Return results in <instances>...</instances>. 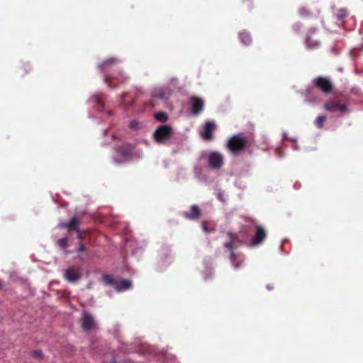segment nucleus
<instances>
[{"label":"nucleus","instance_id":"1","mask_svg":"<svg viewBox=\"0 0 363 363\" xmlns=\"http://www.w3.org/2000/svg\"><path fill=\"white\" fill-rule=\"evenodd\" d=\"M254 229L255 230V233L251 239V245L256 246L264 241L267 236L266 231L262 226L257 225L255 220L247 218L246 220V224L242 226V232L247 235H249Z\"/></svg>","mask_w":363,"mask_h":363},{"label":"nucleus","instance_id":"2","mask_svg":"<svg viewBox=\"0 0 363 363\" xmlns=\"http://www.w3.org/2000/svg\"><path fill=\"white\" fill-rule=\"evenodd\" d=\"M229 150L234 154H238L240 151L250 146V140L244 136L243 134L239 133L233 136L227 143Z\"/></svg>","mask_w":363,"mask_h":363},{"label":"nucleus","instance_id":"3","mask_svg":"<svg viewBox=\"0 0 363 363\" xmlns=\"http://www.w3.org/2000/svg\"><path fill=\"white\" fill-rule=\"evenodd\" d=\"M174 131L169 125L158 126L153 133V138L158 144L167 143L173 136Z\"/></svg>","mask_w":363,"mask_h":363},{"label":"nucleus","instance_id":"4","mask_svg":"<svg viewBox=\"0 0 363 363\" xmlns=\"http://www.w3.org/2000/svg\"><path fill=\"white\" fill-rule=\"evenodd\" d=\"M208 167L213 170L221 169L224 163V158L221 153L218 152H209L206 154Z\"/></svg>","mask_w":363,"mask_h":363},{"label":"nucleus","instance_id":"5","mask_svg":"<svg viewBox=\"0 0 363 363\" xmlns=\"http://www.w3.org/2000/svg\"><path fill=\"white\" fill-rule=\"evenodd\" d=\"M80 321L82 328L84 331H89L92 329H94L96 325L93 315L86 311H84L82 313Z\"/></svg>","mask_w":363,"mask_h":363},{"label":"nucleus","instance_id":"6","mask_svg":"<svg viewBox=\"0 0 363 363\" xmlns=\"http://www.w3.org/2000/svg\"><path fill=\"white\" fill-rule=\"evenodd\" d=\"M324 108L330 112L345 113L347 111V106L342 104L340 100H331L325 103Z\"/></svg>","mask_w":363,"mask_h":363},{"label":"nucleus","instance_id":"7","mask_svg":"<svg viewBox=\"0 0 363 363\" xmlns=\"http://www.w3.org/2000/svg\"><path fill=\"white\" fill-rule=\"evenodd\" d=\"M116 155L114 157V161L116 163H121L128 161L130 159V152L128 147L125 146L115 147Z\"/></svg>","mask_w":363,"mask_h":363},{"label":"nucleus","instance_id":"8","mask_svg":"<svg viewBox=\"0 0 363 363\" xmlns=\"http://www.w3.org/2000/svg\"><path fill=\"white\" fill-rule=\"evenodd\" d=\"M314 84L325 94H328L333 91L332 83L328 78L319 77L314 81Z\"/></svg>","mask_w":363,"mask_h":363},{"label":"nucleus","instance_id":"9","mask_svg":"<svg viewBox=\"0 0 363 363\" xmlns=\"http://www.w3.org/2000/svg\"><path fill=\"white\" fill-rule=\"evenodd\" d=\"M171 93L172 91L168 87L156 86L152 89L151 96L161 100H167Z\"/></svg>","mask_w":363,"mask_h":363},{"label":"nucleus","instance_id":"10","mask_svg":"<svg viewBox=\"0 0 363 363\" xmlns=\"http://www.w3.org/2000/svg\"><path fill=\"white\" fill-rule=\"evenodd\" d=\"M189 104L191 105L192 114L194 116H198L203 109L204 101L201 98L191 96L189 99Z\"/></svg>","mask_w":363,"mask_h":363},{"label":"nucleus","instance_id":"11","mask_svg":"<svg viewBox=\"0 0 363 363\" xmlns=\"http://www.w3.org/2000/svg\"><path fill=\"white\" fill-rule=\"evenodd\" d=\"M216 128V123L213 121H208L203 125V130L200 132L201 136L206 140L213 139V132Z\"/></svg>","mask_w":363,"mask_h":363},{"label":"nucleus","instance_id":"12","mask_svg":"<svg viewBox=\"0 0 363 363\" xmlns=\"http://www.w3.org/2000/svg\"><path fill=\"white\" fill-rule=\"evenodd\" d=\"M81 277V274L78 269L69 267L64 271V278L69 283H76Z\"/></svg>","mask_w":363,"mask_h":363},{"label":"nucleus","instance_id":"13","mask_svg":"<svg viewBox=\"0 0 363 363\" xmlns=\"http://www.w3.org/2000/svg\"><path fill=\"white\" fill-rule=\"evenodd\" d=\"M201 215V211L197 205H192L190 211H185L183 216L189 220H197Z\"/></svg>","mask_w":363,"mask_h":363},{"label":"nucleus","instance_id":"14","mask_svg":"<svg viewBox=\"0 0 363 363\" xmlns=\"http://www.w3.org/2000/svg\"><path fill=\"white\" fill-rule=\"evenodd\" d=\"M118 62V60L116 58H110V59L104 61L103 63H101L99 65V67L101 68V72L106 73L111 69L112 65H113Z\"/></svg>","mask_w":363,"mask_h":363},{"label":"nucleus","instance_id":"15","mask_svg":"<svg viewBox=\"0 0 363 363\" xmlns=\"http://www.w3.org/2000/svg\"><path fill=\"white\" fill-rule=\"evenodd\" d=\"M232 264L235 269H238L243 261L242 256L237 255L233 252H231L230 255Z\"/></svg>","mask_w":363,"mask_h":363},{"label":"nucleus","instance_id":"16","mask_svg":"<svg viewBox=\"0 0 363 363\" xmlns=\"http://www.w3.org/2000/svg\"><path fill=\"white\" fill-rule=\"evenodd\" d=\"M131 287V281L130 280H121L116 282V289L118 291L127 290Z\"/></svg>","mask_w":363,"mask_h":363},{"label":"nucleus","instance_id":"17","mask_svg":"<svg viewBox=\"0 0 363 363\" xmlns=\"http://www.w3.org/2000/svg\"><path fill=\"white\" fill-rule=\"evenodd\" d=\"M228 235L230 238V240L224 244V246L229 250H233V245L237 241H238V236L231 232L228 233Z\"/></svg>","mask_w":363,"mask_h":363},{"label":"nucleus","instance_id":"18","mask_svg":"<svg viewBox=\"0 0 363 363\" xmlns=\"http://www.w3.org/2000/svg\"><path fill=\"white\" fill-rule=\"evenodd\" d=\"M154 118L158 122L164 123L168 120L169 116L167 113L160 111L154 113Z\"/></svg>","mask_w":363,"mask_h":363},{"label":"nucleus","instance_id":"19","mask_svg":"<svg viewBox=\"0 0 363 363\" xmlns=\"http://www.w3.org/2000/svg\"><path fill=\"white\" fill-rule=\"evenodd\" d=\"M78 225H79V220H77V218H72L67 224L68 231L71 232L72 230H76L77 232H79V229L77 227Z\"/></svg>","mask_w":363,"mask_h":363},{"label":"nucleus","instance_id":"20","mask_svg":"<svg viewBox=\"0 0 363 363\" xmlns=\"http://www.w3.org/2000/svg\"><path fill=\"white\" fill-rule=\"evenodd\" d=\"M239 37H240V41L244 45H247L251 43V36H250V33H248L247 32L243 31V32L240 33Z\"/></svg>","mask_w":363,"mask_h":363},{"label":"nucleus","instance_id":"21","mask_svg":"<svg viewBox=\"0 0 363 363\" xmlns=\"http://www.w3.org/2000/svg\"><path fill=\"white\" fill-rule=\"evenodd\" d=\"M102 279L106 284L116 287L117 281L113 278L112 276L109 274H104Z\"/></svg>","mask_w":363,"mask_h":363},{"label":"nucleus","instance_id":"22","mask_svg":"<svg viewBox=\"0 0 363 363\" xmlns=\"http://www.w3.org/2000/svg\"><path fill=\"white\" fill-rule=\"evenodd\" d=\"M306 44L308 48H315L319 45V42L314 41V40H311L309 37H308L306 39Z\"/></svg>","mask_w":363,"mask_h":363},{"label":"nucleus","instance_id":"23","mask_svg":"<svg viewBox=\"0 0 363 363\" xmlns=\"http://www.w3.org/2000/svg\"><path fill=\"white\" fill-rule=\"evenodd\" d=\"M325 119H326V117L325 116H323V115L318 116L316 118L315 121L316 126L318 128H321L323 127V123L325 122Z\"/></svg>","mask_w":363,"mask_h":363},{"label":"nucleus","instance_id":"24","mask_svg":"<svg viewBox=\"0 0 363 363\" xmlns=\"http://www.w3.org/2000/svg\"><path fill=\"white\" fill-rule=\"evenodd\" d=\"M347 15V11L346 9H340L337 14H336V16L338 19L340 20H343Z\"/></svg>","mask_w":363,"mask_h":363},{"label":"nucleus","instance_id":"25","mask_svg":"<svg viewBox=\"0 0 363 363\" xmlns=\"http://www.w3.org/2000/svg\"><path fill=\"white\" fill-rule=\"evenodd\" d=\"M68 238L67 237L62 238L58 240V245L60 247L64 248L67 245Z\"/></svg>","mask_w":363,"mask_h":363},{"label":"nucleus","instance_id":"26","mask_svg":"<svg viewBox=\"0 0 363 363\" xmlns=\"http://www.w3.org/2000/svg\"><path fill=\"white\" fill-rule=\"evenodd\" d=\"M90 101L96 105H102L101 99L98 95L93 96Z\"/></svg>","mask_w":363,"mask_h":363},{"label":"nucleus","instance_id":"27","mask_svg":"<svg viewBox=\"0 0 363 363\" xmlns=\"http://www.w3.org/2000/svg\"><path fill=\"white\" fill-rule=\"evenodd\" d=\"M138 122L137 121H130V124H129V127L131 129H137L138 127Z\"/></svg>","mask_w":363,"mask_h":363},{"label":"nucleus","instance_id":"28","mask_svg":"<svg viewBox=\"0 0 363 363\" xmlns=\"http://www.w3.org/2000/svg\"><path fill=\"white\" fill-rule=\"evenodd\" d=\"M32 356H33L36 358H40L43 356V353L40 350H35L32 352Z\"/></svg>","mask_w":363,"mask_h":363},{"label":"nucleus","instance_id":"29","mask_svg":"<svg viewBox=\"0 0 363 363\" xmlns=\"http://www.w3.org/2000/svg\"><path fill=\"white\" fill-rule=\"evenodd\" d=\"M201 226H202V229H203V230L204 232H206V233H210V232L213 231V229H209V228L207 227V225H206V223H205L204 221H203V222L201 223Z\"/></svg>","mask_w":363,"mask_h":363},{"label":"nucleus","instance_id":"30","mask_svg":"<svg viewBox=\"0 0 363 363\" xmlns=\"http://www.w3.org/2000/svg\"><path fill=\"white\" fill-rule=\"evenodd\" d=\"M298 13H300V15L303 16L308 15V12L307 11V9L305 8L300 9L298 11Z\"/></svg>","mask_w":363,"mask_h":363},{"label":"nucleus","instance_id":"31","mask_svg":"<svg viewBox=\"0 0 363 363\" xmlns=\"http://www.w3.org/2000/svg\"><path fill=\"white\" fill-rule=\"evenodd\" d=\"M67 224L68 223H66V222H60L57 227L60 228H67Z\"/></svg>","mask_w":363,"mask_h":363},{"label":"nucleus","instance_id":"32","mask_svg":"<svg viewBox=\"0 0 363 363\" xmlns=\"http://www.w3.org/2000/svg\"><path fill=\"white\" fill-rule=\"evenodd\" d=\"M301 28V25L300 23H296L293 26V28L296 30V31H298Z\"/></svg>","mask_w":363,"mask_h":363},{"label":"nucleus","instance_id":"33","mask_svg":"<svg viewBox=\"0 0 363 363\" xmlns=\"http://www.w3.org/2000/svg\"><path fill=\"white\" fill-rule=\"evenodd\" d=\"M85 250V247L83 244H80L79 245V247H78V249L77 250V252H83Z\"/></svg>","mask_w":363,"mask_h":363},{"label":"nucleus","instance_id":"34","mask_svg":"<svg viewBox=\"0 0 363 363\" xmlns=\"http://www.w3.org/2000/svg\"><path fill=\"white\" fill-rule=\"evenodd\" d=\"M293 143H294V144H293V147H294V149H295V150H298L299 147H298V143H297L296 140H294Z\"/></svg>","mask_w":363,"mask_h":363},{"label":"nucleus","instance_id":"35","mask_svg":"<svg viewBox=\"0 0 363 363\" xmlns=\"http://www.w3.org/2000/svg\"><path fill=\"white\" fill-rule=\"evenodd\" d=\"M294 186L295 189H298L301 187V184L296 182L294 183Z\"/></svg>","mask_w":363,"mask_h":363},{"label":"nucleus","instance_id":"36","mask_svg":"<svg viewBox=\"0 0 363 363\" xmlns=\"http://www.w3.org/2000/svg\"><path fill=\"white\" fill-rule=\"evenodd\" d=\"M218 198L222 201H224L223 195L221 193L218 194Z\"/></svg>","mask_w":363,"mask_h":363},{"label":"nucleus","instance_id":"37","mask_svg":"<svg viewBox=\"0 0 363 363\" xmlns=\"http://www.w3.org/2000/svg\"><path fill=\"white\" fill-rule=\"evenodd\" d=\"M111 76H108L106 74L104 75V81L107 82L108 79L111 78Z\"/></svg>","mask_w":363,"mask_h":363},{"label":"nucleus","instance_id":"38","mask_svg":"<svg viewBox=\"0 0 363 363\" xmlns=\"http://www.w3.org/2000/svg\"><path fill=\"white\" fill-rule=\"evenodd\" d=\"M78 235H77V238L79 240H82V235L80 234V231L79 230V232H77Z\"/></svg>","mask_w":363,"mask_h":363},{"label":"nucleus","instance_id":"39","mask_svg":"<svg viewBox=\"0 0 363 363\" xmlns=\"http://www.w3.org/2000/svg\"><path fill=\"white\" fill-rule=\"evenodd\" d=\"M177 80V78H172L171 79V82L173 83V82H176Z\"/></svg>","mask_w":363,"mask_h":363},{"label":"nucleus","instance_id":"40","mask_svg":"<svg viewBox=\"0 0 363 363\" xmlns=\"http://www.w3.org/2000/svg\"><path fill=\"white\" fill-rule=\"evenodd\" d=\"M284 139H287V140L289 139L287 138L286 133H284Z\"/></svg>","mask_w":363,"mask_h":363},{"label":"nucleus","instance_id":"41","mask_svg":"<svg viewBox=\"0 0 363 363\" xmlns=\"http://www.w3.org/2000/svg\"><path fill=\"white\" fill-rule=\"evenodd\" d=\"M267 289H269V290H271V289H272V287H271V286H270V285H267Z\"/></svg>","mask_w":363,"mask_h":363},{"label":"nucleus","instance_id":"42","mask_svg":"<svg viewBox=\"0 0 363 363\" xmlns=\"http://www.w3.org/2000/svg\"><path fill=\"white\" fill-rule=\"evenodd\" d=\"M288 140L294 143V140L295 139H294V138H289Z\"/></svg>","mask_w":363,"mask_h":363},{"label":"nucleus","instance_id":"43","mask_svg":"<svg viewBox=\"0 0 363 363\" xmlns=\"http://www.w3.org/2000/svg\"><path fill=\"white\" fill-rule=\"evenodd\" d=\"M106 132H107V130H105L104 131V134H106Z\"/></svg>","mask_w":363,"mask_h":363},{"label":"nucleus","instance_id":"44","mask_svg":"<svg viewBox=\"0 0 363 363\" xmlns=\"http://www.w3.org/2000/svg\"><path fill=\"white\" fill-rule=\"evenodd\" d=\"M121 77H122V78H124V75H123V74H121Z\"/></svg>","mask_w":363,"mask_h":363}]
</instances>
